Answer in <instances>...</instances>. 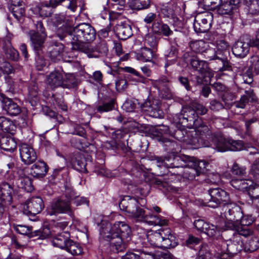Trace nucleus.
Returning <instances> with one entry per match:
<instances>
[{
  "instance_id": "nucleus-10",
  "label": "nucleus",
  "mask_w": 259,
  "mask_h": 259,
  "mask_svg": "<svg viewBox=\"0 0 259 259\" xmlns=\"http://www.w3.org/2000/svg\"><path fill=\"white\" fill-rule=\"evenodd\" d=\"M215 48L213 50V53L206 57L209 60H218L221 62L222 67L219 70L224 71L228 70L230 68L226 54L227 53L229 49V45L226 41L220 39L217 40L214 44Z\"/></svg>"
},
{
  "instance_id": "nucleus-23",
  "label": "nucleus",
  "mask_w": 259,
  "mask_h": 259,
  "mask_svg": "<svg viewBox=\"0 0 259 259\" xmlns=\"http://www.w3.org/2000/svg\"><path fill=\"white\" fill-rule=\"evenodd\" d=\"M19 152L22 162L26 164H30L36 159L37 156L34 149L27 144H21Z\"/></svg>"
},
{
  "instance_id": "nucleus-34",
  "label": "nucleus",
  "mask_w": 259,
  "mask_h": 259,
  "mask_svg": "<svg viewBox=\"0 0 259 259\" xmlns=\"http://www.w3.org/2000/svg\"><path fill=\"white\" fill-rule=\"evenodd\" d=\"M69 233L67 231L57 235L52 241L53 246L65 249L69 243V241L70 240L69 239Z\"/></svg>"
},
{
  "instance_id": "nucleus-59",
  "label": "nucleus",
  "mask_w": 259,
  "mask_h": 259,
  "mask_svg": "<svg viewBox=\"0 0 259 259\" xmlns=\"http://www.w3.org/2000/svg\"><path fill=\"white\" fill-rule=\"evenodd\" d=\"M122 108L127 112H132L136 108V103L134 101L127 100L123 104Z\"/></svg>"
},
{
  "instance_id": "nucleus-24",
  "label": "nucleus",
  "mask_w": 259,
  "mask_h": 259,
  "mask_svg": "<svg viewBox=\"0 0 259 259\" xmlns=\"http://www.w3.org/2000/svg\"><path fill=\"white\" fill-rule=\"evenodd\" d=\"M153 85L156 88L162 98L166 99H170L172 97V94L170 90V83L165 77H162L158 80H155Z\"/></svg>"
},
{
  "instance_id": "nucleus-44",
  "label": "nucleus",
  "mask_w": 259,
  "mask_h": 259,
  "mask_svg": "<svg viewBox=\"0 0 259 259\" xmlns=\"http://www.w3.org/2000/svg\"><path fill=\"white\" fill-rule=\"evenodd\" d=\"M76 84L75 76L72 74H64L63 73V79L62 87L70 88L74 87Z\"/></svg>"
},
{
  "instance_id": "nucleus-30",
  "label": "nucleus",
  "mask_w": 259,
  "mask_h": 259,
  "mask_svg": "<svg viewBox=\"0 0 259 259\" xmlns=\"http://www.w3.org/2000/svg\"><path fill=\"white\" fill-rule=\"evenodd\" d=\"M4 186L6 188H8V189L7 190V192L5 193V188H0L2 192V196L0 197V219H1L4 214L5 208V206L7 204V202L10 203L12 200V196L11 195V187L8 184H6Z\"/></svg>"
},
{
  "instance_id": "nucleus-28",
  "label": "nucleus",
  "mask_w": 259,
  "mask_h": 259,
  "mask_svg": "<svg viewBox=\"0 0 259 259\" xmlns=\"http://www.w3.org/2000/svg\"><path fill=\"white\" fill-rule=\"evenodd\" d=\"M16 147V141L12 136H4L0 138V148L4 151L13 152Z\"/></svg>"
},
{
  "instance_id": "nucleus-27",
  "label": "nucleus",
  "mask_w": 259,
  "mask_h": 259,
  "mask_svg": "<svg viewBox=\"0 0 259 259\" xmlns=\"http://www.w3.org/2000/svg\"><path fill=\"white\" fill-rule=\"evenodd\" d=\"M52 7L47 2L37 4L32 8L31 10L37 16L45 18L49 16L52 13Z\"/></svg>"
},
{
  "instance_id": "nucleus-42",
  "label": "nucleus",
  "mask_w": 259,
  "mask_h": 259,
  "mask_svg": "<svg viewBox=\"0 0 259 259\" xmlns=\"http://www.w3.org/2000/svg\"><path fill=\"white\" fill-rule=\"evenodd\" d=\"M65 250L73 255L80 254L82 252V248L81 246L72 240L69 241V243Z\"/></svg>"
},
{
  "instance_id": "nucleus-16",
  "label": "nucleus",
  "mask_w": 259,
  "mask_h": 259,
  "mask_svg": "<svg viewBox=\"0 0 259 259\" xmlns=\"http://www.w3.org/2000/svg\"><path fill=\"white\" fill-rule=\"evenodd\" d=\"M37 32L35 30H30L29 32V36L31 41L32 46L35 50H38L42 45L46 34L42 23L37 21L35 24Z\"/></svg>"
},
{
  "instance_id": "nucleus-4",
  "label": "nucleus",
  "mask_w": 259,
  "mask_h": 259,
  "mask_svg": "<svg viewBox=\"0 0 259 259\" xmlns=\"http://www.w3.org/2000/svg\"><path fill=\"white\" fill-rule=\"evenodd\" d=\"M208 164L203 160H198L188 156L182 158L174 154H170L165 157L161 162V166L167 168L184 167L182 176L189 180H193L196 176L203 173Z\"/></svg>"
},
{
  "instance_id": "nucleus-50",
  "label": "nucleus",
  "mask_w": 259,
  "mask_h": 259,
  "mask_svg": "<svg viewBox=\"0 0 259 259\" xmlns=\"http://www.w3.org/2000/svg\"><path fill=\"white\" fill-rule=\"evenodd\" d=\"M190 64L195 70H197L199 72H203V69L205 65V63L204 61H200L194 58L190 60Z\"/></svg>"
},
{
  "instance_id": "nucleus-38",
  "label": "nucleus",
  "mask_w": 259,
  "mask_h": 259,
  "mask_svg": "<svg viewBox=\"0 0 259 259\" xmlns=\"http://www.w3.org/2000/svg\"><path fill=\"white\" fill-rule=\"evenodd\" d=\"M48 168L44 161H39L33 165L31 168V174L34 177H43L48 171Z\"/></svg>"
},
{
  "instance_id": "nucleus-60",
  "label": "nucleus",
  "mask_w": 259,
  "mask_h": 259,
  "mask_svg": "<svg viewBox=\"0 0 259 259\" xmlns=\"http://www.w3.org/2000/svg\"><path fill=\"white\" fill-rule=\"evenodd\" d=\"M74 165L76 168L80 171L86 172L87 170L86 169V163L84 162L83 158L81 157L80 159H77L76 162L74 163Z\"/></svg>"
},
{
  "instance_id": "nucleus-37",
  "label": "nucleus",
  "mask_w": 259,
  "mask_h": 259,
  "mask_svg": "<svg viewBox=\"0 0 259 259\" xmlns=\"http://www.w3.org/2000/svg\"><path fill=\"white\" fill-rule=\"evenodd\" d=\"M136 58L144 62H151L153 56V51L147 47H143L136 52Z\"/></svg>"
},
{
  "instance_id": "nucleus-62",
  "label": "nucleus",
  "mask_w": 259,
  "mask_h": 259,
  "mask_svg": "<svg viewBox=\"0 0 259 259\" xmlns=\"http://www.w3.org/2000/svg\"><path fill=\"white\" fill-rule=\"evenodd\" d=\"M36 68L38 70H41L46 66V62L44 59L40 56L36 58Z\"/></svg>"
},
{
  "instance_id": "nucleus-20",
  "label": "nucleus",
  "mask_w": 259,
  "mask_h": 259,
  "mask_svg": "<svg viewBox=\"0 0 259 259\" xmlns=\"http://www.w3.org/2000/svg\"><path fill=\"white\" fill-rule=\"evenodd\" d=\"M194 225L198 230L204 232L209 237H214L219 235L222 229L220 225L214 226L200 219L195 220Z\"/></svg>"
},
{
  "instance_id": "nucleus-45",
  "label": "nucleus",
  "mask_w": 259,
  "mask_h": 259,
  "mask_svg": "<svg viewBox=\"0 0 259 259\" xmlns=\"http://www.w3.org/2000/svg\"><path fill=\"white\" fill-rule=\"evenodd\" d=\"M165 56L166 57L165 67H167L176 62L177 57V51L176 48L171 47L170 51L167 54H165Z\"/></svg>"
},
{
  "instance_id": "nucleus-18",
  "label": "nucleus",
  "mask_w": 259,
  "mask_h": 259,
  "mask_svg": "<svg viewBox=\"0 0 259 259\" xmlns=\"http://www.w3.org/2000/svg\"><path fill=\"white\" fill-rule=\"evenodd\" d=\"M246 95L242 96L240 100L236 103L233 102V97L232 96H231V101L227 100L226 96L227 95H224L222 99L225 103V106L227 108L230 107L232 109H233L235 107L237 108H244L249 101L253 102L256 100V97L251 91H246Z\"/></svg>"
},
{
  "instance_id": "nucleus-12",
  "label": "nucleus",
  "mask_w": 259,
  "mask_h": 259,
  "mask_svg": "<svg viewBox=\"0 0 259 259\" xmlns=\"http://www.w3.org/2000/svg\"><path fill=\"white\" fill-rule=\"evenodd\" d=\"M178 9L179 8L174 1L162 4L160 7L161 14L164 18H168L169 22L175 27L181 28L183 26V23L176 15V12Z\"/></svg>"
},
{
  "instance_id": "nucleus-7",
  "label": "nucleus",
  "mask_w": 259,
  "mask_h": 259,
  "mask_svg": "<svg viewBox=\"0 0 259 259\" xmlns=\"http://www.w3.org/2000/svg\"><path fill=\"white\" fill-rule=\"evenodd\" d=\"M73 200V196L69 195L68 189L66 191L65 196L54 199L48 207L47 213L50 216L59 213H66L70 216L72 215V209L70 202Z\"/></svg>"
},
{
  "instance_id": "nucleus-61",
  "label": "nucleus",
  "mask_w": 259,
  "mask_h": 259,
  "mask_svg": "<svg viewBox=\"0 0 259 259\" xmlns=\"http://www.w3.org/2000/svg\"><path fill=\"white\" fill-rule=\"evenodd\" d=\"M138 259H155V256L153 253L146 252L145 251H137Z\"/></svg>"
},
{
  "instance_id": "nucleus-8",
  "label": "nucleus",
  "mask_w": 259,
  "mask_h": 259,
  "mask_svg": "<svg viewBox=\"0 0 259 259\" xmlns=\"http://www.w3.org/2000/svg\"><path fill=\"white\" fill-rule=\"evenodd\" d=\"M226 222H233L243 227H246L254 221V218L250 215H243L241 208L236 204H231L227 212H225Z\"/></svg>"
},
{
  "instance_id": "nucleus-6",
  "label": "nucleus",
  "mask_w": 259,
  "mask_h": 259,
  "mask_svg": "<svg viewBox=\"0 0 259 259\" xmlns=\"http://www.w3.org/2000/svg\"><path fill=\"white\" fill-rule=\"evenodd\" d=\"M251 173L255 183L249 179H234L230 183L237 190L247 191L252 203L259 209V160L255 161L252 165Z\"/></svg>"
},
{
  "instance_id": "nucleus-2",
  "label": "nucleus",
  "mask_w": 259,
  "mask_h": 259,
  "mask_svg": "<svg viewBox=\"0 0 259 259\" xmlns=\"http://www.w3.org/2000/svg\"><path fill=\"white\" fill-rule=\"evenodd\" d=\"M69 20V17L64 14H56L48 21V24L60 39L66 37L71 39L72 49L84 53L89 47L88 44L96 39V31L91 25L85 23L71 28Z\"/></svg>"
},
{
  "instance_id": "nucleus-9",
  "label": "nucleus",
  "mask_w": 259,
  "mask_h": 259,
  "mask_svg": "<svg viewBox=\"0 0 259 259\" xmlns=\"http://www.w3.org/2000/svg\"><path fill=\"white\" fill-rule=\"evenodd\" d=\"M207 111V109L203 105L196 102H193L190 107L183 108L181 114L179 115V122L183 124L190 121L196 124L198 115L205 114Z\"/></svg>"
},
{
  "instance_id": "nucleus-17",
  "label": "nucleus",
  "mask_w": 259,
  "mask_h": 259,
  "mask_svg": "<svg viewBox=\"0 0 259 259\" xmlns=\"http://www.w3.org/2000/svg\"><path fill=\"white\" fill-rule=\"evenodd\" d=\"M44 207L43 201L39 197H34L22 205V211L26 215H34L39 213Z\"/></svg>"
},
{
  "instance_id": "nucleus-5",
  "label": "nucleus",
  "mask_w": 259,
  "mask_h": 259,
  "mask_svg": "<svg viewBox=\"0 0 259 259\" xmlns=\"http://www.w3.org/2000/svg\"><path fill=\"white\" fill-rule=\"evenodd\" d=\"M120 209L126 212L130 217L137 222H143L150 226H163L167 224V220L163 217L146 213L138 206V202L134 198L125 196L119 204Z\"/></svg>"
},
{
  "instance_id": "nucleus-19",
  "label": "nucleus",
  "mask_w": 259,
  "mask_h": 259,
  "mask_svg": "<svg viewBox=\"0 0 259 259\" xmlns=\"http://www.w3.org/2000/svg\"><path fill=\"white\" fill-rule=\"evenodd\" d=\"M161 229L156 231H149L143 237L142 243L146 247H153L161 248Z\"/></svg>"
},
{
  "instance_id": "nucleus-53",
  "label": "nucleus",
  "mask_w": 259,
  "mask_h": 259,
  "mask_svg": "<svg viewBox=\"0 0 259 259\" xmlns=\"http://www.w3.org/2000/svg\"><path fill=\"white\" fill-rule=\"evenodd\" d=\"M114 108V101L111 100L109 102L103 103L97 107V111L100 113L108 112L112 110Z\"/></svg>"
},
{
  "instance_id": "nucleus-63",
  "label": "nucleus",
  "mask_w": 259,
  "mask_h": 259,
  "mask_svg": "<svg viewBox=\"0 0 259 259\" xmlns=\"http://www.w3.org/2000/svg\"><path fill=\"white\" fill-rule=\"evenodd\" d=\"M37 92L38 88L37 87L34 85L33 87L31 88L29 87V96L31 99L34 98V101L36 102L37 101Z\"/></svg>"
},
{
  "instance_id": "nucleus-64",
  "label": "nucleus",
  "mask_w": 259,
  "mask_h": 259,
  "mask_svg": "<svg viewBox=\"0 0 259 259\" xmlns=\"http://www.w3.org/2000/svg\"><path fill=\"white\" fill-rule=\"evenodd\" d=\"M223 104L215 100L211 101L210 103V108L211 110L218 111L223 109Z\"/></svg>"
},
{
  "instance_id": "nucleus-46",
  "label": "nucleus",
  "mask_w": 259,
  "mask_h": 259,
  "mask_svg": "<svg viewBox=\"0 0 259 259\" xmlns=\"http://www.w3.org/2000/svg\"><path fill=\"white\" fill-rule=\"evenodd\" d=\"M14 229L19 234L26 236L31 235L32 231L31 227L23 225H14Z\"/></svg>"
},
{
  "instance_id": "nucleus-22",
  "label": "nucleus",
  "mask_w": 259,
  "mask_h": 259,
  "mask_svg": "<svg viewBox=\"0 0 259 259\" xmlns=\"http://www.w3.org/2000/svg\"><path fill=\"white\" fill-rule=\"evenodd\" d=\"M161 248H172L178 244L176 234L169 228L161 229Z\"/></svg>"
},
{
  "instance_id": "nucleus-48",
  "label": "nucleus",
  "mask_w": 259,
  "mask_h": 259,
  "mask_svg": "<svg viewBox=\"0 0 259 259\" xmlns=\"http://www.w3.org/2000/svg\"><path fill=\"white\" fill-rule=\"evenodd\" d=\"M9 9L11 11L14 17L18 20L20 21L21 18L23 16L25 10L22 6L13 7L9 6Z\"/></svg>"
},
{
  "instance_id": "nucleus-49",
  "label": "nucleus",
  "mask_w": 259,
  "mask_h": 259,
  "mask_svg": "<svg viewBox=\"0 0 259 259\" xmlns=\"http://www.w3.org/2000/svg\"><path fill=\"white\" fill-rule=\"evenodd\" d=\"M258 247L259 241L255 237H252L245 244V249L250 252L256 250Z\"/></svg>"
},
{
  "instance_id": "nucleus-52",
  "label": "nucleus",
  "mask_w": 259,
  "mask_h": 259,
  "mask_svg": "<svg viewBox=\"0 0 259 259\" xmlns=\"http://www.w3.org/2000/svg\"><path fill=\"white\" fill-rule=\"evenodd\" d=\"M69 194L73 196V199H75V203L77 206L80 205L82 204H86L89 205V201L86 198L83 197L75 196L74 191L71 189H68Z\"/></svg>"
},
{
  "instance_id": "nucleus-36",
  "label": "nucleus",
  "mask_w": 259,
  "mask_h": 259,
  "mask_svg": "<svg viewBox=\"0 0 259 259\" xmlns=\"http://www.w3.org/2000/svg\"><path fill=\"white\" fill-rule=\"evenodd\" d=\"M239 3L240 0H230L229 2L224 3L221 2L218 7L219 13L222 15L230 14Z\"/></svg>"
},
{
  "instance_id": "nucleus-11",
  "label": "nucleus",
  "mask_w": 259,
  "mask_h": 259,
  "mask_svg": "<svg viewBox=\"0 0 259 259\" xmlns=\"http://www.w3.org/2000/svg\"><path fill=\"white\" fill-rule=\"evenodd\" d=\"M209 194L210 199L207 202V204H205L206 206L216 208L220 204L223 203L227 205V209L228 210L230 204H232L230 202L228 193L222 189L219 188H211L209 190Z\"/></svg>"
},
{
  "instance_id": "nucleus-43",
  "label": "nucleus",
  "mask_w": 259,
  "mask_h": 259,
  "mask_svg": "<svg viewBox=\"0 0 259 259\" xmlns=\"http://www.w3.org/2000/svg\"><path fill=\"white\" fill-rule=\"evenodd\" d=\"M248 65L252 73L259 74V56H252L249 59Z\"/></svg>"
},
{
  "instance_id": "nucleus-31",
  "label": "nucleus",
  "mask_w": 259,
  "mask_h": 259,
  "mask_svg": "<svg viewBox=\"0 0 259 259\" xmlns=\"http://www.w3.org/2000/svg\"><path fill=\"white\" fill-rule=\"evenodd\" d=\"M190 47L192 50L196 53H205V58L207 55H210L213 53V50L208 49V45L207 43L200 40L192 42Z\"/></svg>"
},
{
  "instance_id": "nucleus-32",
  "label": "nucleus",
  "mask_w": 259,
  "mask_h": 259,
  "mask_svg": "<svg viewBox=\"0 0 259 259\" xmlns=\"http://www.w3.org/2000/svg\"><path fill=\"white\" fill-rule=\"evenodd\" d=\"M18 172L19 176L16 180L17 186L26 192H31L33 189V187L30 178L25 175H21L23 173L22 170L19 171Z\"/></svg>"
},
{
  "instance_id": "nucleus-55",
  "label": "nucleus",
  "mask_w": 259,
  "mask_h": 259,
  "mask_svg": "<svg viewBox=\"0 0 259 259\" xmlns=\"http://www.w3.org/2000/svg\"><path fill=\"white\" fill-rule=\"evenodd\" d=\"M4 49L7 57L13 60H17L18 59V52L13 47H11V46L7 49H6L5 47H4Z\"/></svg>"
},
{
  "instance_id": "nucleus-41",
  "label": "nucleus",
  "mask_w": 259,
  "mask_h": 259,
  "mask_svg": "<svg viewBox=\"0 0 259 259\" xmlns=\"http://www.w3.org/2000/svg\"><path fill=\"white\" fill-rule=\"evenodd\" d=\"M150 5V0H131L130 2V7L133 10L146 9L148 8Z\"/></svg>"
},
{
  "instance_id": "nucleus-3",
  "label": "nucleus",
  "mask_w": 259,
  "mask_h": 259,
  "mask_svg": "<svg viewBox=\"0 0 259 259\" xmlns=\"http://www.w3.org/2000/svg\"><path fill=\"white\" fill-rule=\"evenodd\" d=\"M131 233L128 225L122 221L116 222L113 225L102 222L100 229V238L109 241L111 249L114 252L124 250Z\"/></svg>"
},
{
  "instance_id": "nucleus-47",
  "label": "nucleus",
  "mask_w": 259,
  "mask_h": 259,
  "mask_svg": "<svg viewBox=\"0 0 259 259\" xmlns=\"http://www.w3.org/2000/svg\"><path fill=\"white\" fill-rule=\"evenodd\" d=\"M123 70L126 72L134 74L137 76L138 78L136 80V81L138 82L146 84L148 82V79L142 76L138 71L132 67H125L123 68Z\"/></svg>"
},
{
  "instance_id": "nucleus-35",
  "label": "nucleus",
  "mask_w": 259,
  "mask_h": 259,
  "mask_svg": "<svg viewBox=\"0 0 259 259\" xmlns=\"http://www.w3.org/2000/svg\"><path fill=\"white\" fill-rule=\"evenodd\" d=\"M117 33L121 39H126L133 35L131 26L127 23H122L118 24L117 28Z\"/></svg>"
},
{
  "instance_id": "nucleus-58",
  "label": "nucleus",
  "mask_w": 259,
  "mask_h": 259,
  "mask_svg": "<svg viewBox=\"0 0 259 259\" xmlns=\"http://www.w3.org/2000/svg\"><path fill=\"white\" fill-rule=\"evenodd\" d=\"M0 68L2 71V74H9L13 72L12 66L9 62L6 61L0 64Z\"/></svg>"
},
{
  "instance_id": "nucleus-51",
  "label": "nucleus",
  "mask_w": 259,
  "mask_h": 259,
  "mask_svg": "<svg viewBox=\"0 0 259 259\" xmlns=\"http://www.w3.org/2000/svg\"><path fill=\"white\" fill-rule=\"evenodd\" d=\"M231 171L233 175L239 177H242L246 174L245 168L244 166H239L236 163L233 164Z\"/></svg>"
},
{
  "instance_id": "nucleus-26",
  "label": "nucleus",
  "mask_w": 259,
  "mask_h": 259,
  "mask_svg": "<svg viewBox=\"0 0 259 259\" xmlns=\"http://www.w3.org/2000/svg\"><path fill=\"white\" fill-rule=\"evenodd\" d=\"M63 73L55 71L51 72L47 77L46 83L51 89L62 87Z\"/></svg>"
},
{
  "instance_id": "nucleus-33",
  "label": "nucleus",
  "mask_w": 259,
  "mask_h": 259,
  "mask_svg": "<svg viewBox=\"0 0 259 259\" xmlns=\"http://www.w3.org/2000/svg\"><path fill=\"white\" fill-rule=\"evenodd\" d=\"M64 47L62 44H58L52 46L49 51L51 59L54 61H58L64 59Z\"/></svg>"
},
{
  "instance_id": "nucleus-21",
  "label": "nucleus",
  "mask_w": 259,
  "mask_h": 259,
  "mask_svg": "<svg viewBox=\"0 0 259 259\" xmlns=\"http://www.w3.org/2000/svg\"><path fill=\"white\" fill-rule=\"evenodd\" d=\"M0 102L2 108L7 114L16 116L21 112V108L11 99L7 97L4 94L0 93Z\"/></svg>"
},
{
  "instance_id": "nucleus-40",
  "label": "nucleus",
  "mask_w": 259,
  "mask_h": 259,
  "mask_svg": "<svg viewBox=\"0 0 259 259\" xmlns=\"http://www.w3.org/2000/svg\"><path fill=\"white\" fill-rule=\"evenodd\" d=\"M152 29L157 33L161 34L165 36H168L172 34V31L169 27L166 24L161 22H155L153 23Z\"/></svg>"
},
{
  "instance_id": "nucleus-54",
  "label": "nucleus",
  "mask_w": 259,
  "mask_h": 259,
  "mask_svg": "<svg viewBox=\"0 0 259 259\" xmlns=\"http://www.w3.org/2000/svg\"><path fill=\"white\" fill-rule=\"evenodd\" d=\"M222 2V0H203L200 4L207 9H214L219 6Z\"/></svg>"
},
{
  "instance_id": "nucleus-1",
  "label": "nucleus",
  "mask_w": 259,
  "mask_h": 259,
  "mask_svg": "<svg viewBox=\"0 0 259 259\" xmlns=\"http://www.w3.org/2000/svg\"><path fill=\"white\" fill-rule=\"evenodd\" d=\"M156 131L159 140L162 143H172L175 138L189 148L211 147L220 152L247 150L242 141L225 137L220 132L211 133L208 126L203 124L196 128H179L174 133L168 126L162 125L158 127Z\"/></svg>"
},
{
  "instance_id": "nucleus-25",
  "label": "nucleus",
  "mask_w": 259,
  "mask_h": 259,
  "mask_svg": "<svg viewBox=\"0 0 259 259\" xmlns=\"http://www.w3.org/2000/svg\"><path fill=\"white\" fill-rule=\"evenodd\" d=\"M85 50L84 53L87 54L89 58H98L106 56L108 52V47L105 41H101L95 48L89 47Z\"/></svg>"
},
{
  "instance_id": "nucleus-56",
  "label": "nucleus",
  "mask_w": 259,
  "mask_h": 259,
  "mask_svg": "<svg viewBox=\"0 0 259 259\" xmlns=\"http://www.w3.org/2000/svg\"><path fill=\"white\" fill-rule=\"evenodd\" d=\"M209 257L210 253L207 246L203 245L199 251L198 259H208Z\"/></svg>"
},
{
  "instance_id": "nucleus-13",
  "label": "nucleus",
  "mask_w": 259,
  "mask_h": 259,
  "mask_svg": "<svg viewBox=\"0 0 259 259\" xmlns=\"http://www.w3.org/2000/svg\"><path fill=\"white\" fill-rule=\"evenodd\" d=\"M221 231L228 229L235 231L236 232L234 233L233 237L230 240L232 241L235 244H237L240 246V247H242L244 245L243 240L241 239V236L246 237L252 233L250 229H247L246 227L238 226V225L233 222H225V226H221Z\"/></svg>"
},
{
  "instance_id": "nucleus-15",
  "label": "nucleus",
  "mask_w": 259,
  "mask_h": 259,
  "mask_svg": "<svg viewBox=\"0 0 259 259\" xmlns=\"http://www.w3.org/2000/svg\"><path fill=\"white\" fill-rule=\"evenodd\" d=\"M213 20V15L206 13L197 15L194 20L193 27L197 33H204L210 28Z\"/></svg>"
},
{
  "instance_id": "nucleus-14",
  "label": "nucleus",
  "mask_w": 259,
  "mask_h": 259,
  "mask_svg": "<svg viewBox=\"0 0 259 259\" xmlns=\"http://www.w3.org/2000/svg\"><path fill=\"white\" fill-rule=\"evenodd\" d=\"M252 45V39L248 35H244L235 42L232 47L233 54L239 58H243L248 54L250 47Z\"/></svg>"
},
{
  "instance_id": "nucleus-29",
  "label": "nucleus",
  "mask_w": 259,
  "mask_h": 259,
  "mask_svg": "<svg viewBox=\"0 0 259 259\" xmlns=\"http://www.w3.org/2000/svg\"><path fill=\"white\" fill-rule=\"evenodd\" d=\"M142 110L146 112L149 116L161 118L163 117V112L160 109L159 103L156 102L155 107L152 106L150 102H146L142 107Z\"/></svg>"
},
{
  "instance_id": "nucleus-39",
  "label": "nucleus",
  "mask_w": 259,
  "mask_h": 259,
  "mask_svg": "<svg viewBox=\"0 0 259 259\" xmlns=\"http://www.w3.org/2000/svg\"><path fill=\"white\" fill-rule=\"evenodd\" d=\"M0 129L13 135L16 131V126L9 119L0 117Z\"/></svg>"
},
{
  "instance_id": "nucleus-57",
  "label": "nucleus",
  "mask_w": 259,
  "mask_h": 259,
  "mask_svg": "<svg viewBox=\"0 0 259 259\" xmlns=\"http://www.w3.org/2000/svg\"><path fill=\"white\" fill-rule=\"evenodd\" d=\"M145 43L152 48H155L157 45V40L155 36L148 34L145 37Z\"/></svg>"
}]
</instances>
